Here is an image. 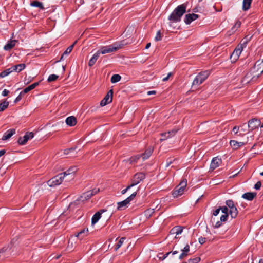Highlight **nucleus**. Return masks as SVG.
Returning <instances> with one entry per match:
<instances>
[{
  "mask_svg": "<svg viewBox=\"0 0 263 263\" xmlns=\"http://www.w3.org/2000/svg\"><path fill=\"white\" fill-rule=\"evenodd\" d=\"M190 251V246L187 244L184 248L182 250V251L188 253Z\"/></svg>",
  "mask_w": 263,
  "mask_h": 263,
  "instance_id": "nucleus-51",
  "label": "nucleus"
},
{
  "mask_svg": "<svg viewBox=\"0 0 263 263\" xmlns=\"http://www.w3.org/2000/svg\"><path fill=\"white\" fill-rule=\"evenodd\" d=\"M76 149V147H71L70 148H67L66 149H65L64 150V154H66V155H68V154H70V153L71 151H73L75 150Z\"/></svg>",
  "mask_w": 263,
  "mask_h": 263,
  "instance_id": "nucleus-46",
  "label": "nucleus"
},
{
  "mask_svg": "<svg viewBox=\"0 0 263 263\" xmlns=\"http://www.w3.org/2000/svg\"><path fill=\"white\" fill-rule=\"evenodd\" d=\"M125 240V237H122L121 238L119 241L118 242V243L116 245L115 247V250H117L118 249H119L121 246L122 245H123L124 240Z\"/></svg>",
  "mask_w": 263,
  "mask_h": 263,
  "instance_id": "nucleus-38",
  "label": "nucleus"
},
{
  "mask_svg": "<svg viewBox=\"0 0 263 263\" xmlns=\"http://www.w3.org/2000/svg\"><path fill=\"white\" fill-rule=\"evenodd\" d=\"M220 211V209H219V208L216 209L215 211H213V215H214L215 216H217L219 213Z\"/></svg>",
  "mask_w": 263,
  "mask_h": 263,
  "instance_id": "nucleus-55",
  "label": "nucleus"
},
{
  "mask_svg": "<svg viewBox=\"0 0 263 263\" xmlns=\"http://www.w3.org/2000/svg\"><path fill=\"white\" fill-rule=\"evenodd\" d=\"M251 70L255 73V77H259L263 72V60L257 61Z\"/></svg>",
  "mask_w": 263,
  "mask_h": 263,
  "instance_id": "nucleus-7",
  "label": "nucleus"
},
{
  "mask_svg": "<svg viewBox=\"0 0 263 263\" xmlns=\"http://www.w3.org/2000/svg\"><path fill=\"white\" fill-rule=\"evenodd\" d=\"M230 145L234 149H236L244 145L243 142H238L235 140H231L230 142Z\"/></svg>",
  "mask_w": 263,
  "mask_h": 263,
  "instance_id": "nucleus-27",
  "label": "nucleus"
},
{
  "mask_svg": "<svg viewBox=\"0 0 263 263\" xmlns=\"http://www.w3.org/2000/svg\"><path fill=\"white\" fill-rule=\"evenodd\" d=\"M105 211H106V210H101L100 211L96 212L92 217V219H91L92 224H94L96 223H97L98 221V220L100 219L101 214Z\"/></svg>",
  "mask_w": 263,
  "mask_h": 263,
  "instance_id": "nucleus-17",
  "label": "nucleus"
},
{
  "mask_svg": "<svg viewBox=\"0 0 263 263\" xmlns=\"http://www.w3.org/2000/svg\"><path fill=\"white\" fill-rule=\"evenodd\" d=\"M183 231V228L181 226H176L173 227L170 231V234L172 235H179L182 233Z\"/></svg>",
  "mask_w": 263,
  "mask_h": 263,
  "instance_id": "nucleus-21",
  "label": "nucleus"
},
{
  "mask_svg": "<svg viewBox=\"0 0 263 263\" xmlns=\"http://www.w3.org/2000/svg\"><path fill=\"white\" fill-rule=\"evenodd\" d=\"M182 252L179 255V258L180 259H183L184 258L186 257V256H188V253H185V252H184L183 251H182Z\"/></svg>",
  "mask_w": 263,
  "mask_h": 263,
  "instance_id": "nucleus-47",
  "label": "nucleus"
},
{
  "mask_svg": "<svg viewBox=\"0 0 263 263\" xmlns=\"http://www.w3.org/2000/svg\"><path fill=\"white\" fill-rule=\"evenodd\" d=\"M186 185L187 180L185 179H183L174 190L172 193L173 196L174 197H177L181 196L186 189Z\"/></svg>",
  "mask_w": 263,
  "mask_h": 263,
  "instance_id": "nucleus-3",
  "label": "nucleus"
},
{
  "mask_svg": "<svg viewBox=\"0 0 263 263\" xmlns=\"http://www.w3.org/2000/svg\"><path fill=\"white\" fill-rule=\"evenodd\" d=\"M121 77L119 74H115L112 76L110 81L112 83H115L120 81Z\"/></svg>",
  "mask_w": 263,
  "mask_h": 263,
  "instance_id": "nucleus-36",
  "label": "nucleus"
},
{
  "mask_svg": "<svg viewBox=\"0 0 263 263\" xmlns=\"http://www.w3.org/2000/svg\"><path fill=\"white\" fill-rule=\"evenodd\" d=\"M258 78V77H255V73L251 69V70L247 72L245 76L242 80V82L244 84H247L250 82H254Z\"/></svg>",
  "mask_w": 263,
  "mask_h": 263,
  "instance_id": "nucleus-9",
  "label": "nucleus"
},
{
  "mask_svg": "<svg viewBox=\"0 0 263 263\" xmlns=\"http://www.w3.org/2000/svg\"><path fill=\"white\" fill-rule=\"evenodd\" d=\"M39 84V82L34 83L28 87H26L23 91L21 92V95H24L31 90L34 89Z\"/></svg>",
  "mask_w": 263,
  "mask_h": 263,
  "instance_id": "nucleus-20",
  "label": "nucleus"
},
{
  "mask_svg": "<svg viewBox=\"0 0 263 263\" xmlns=\"http://www.w3.org/2000/svg\"><path fill=\"white\" fill-rule=\"evenodd\" d=\"M186 6L184 4L178 6L168 16V20L172 23L179 22L185 13Z\"/></svg>",
  "mask_w": 263,
  "mask_h": 263,
  "instance_id": "nucleus-1",
  "label": "nucleus"
},
{
  "mask_svg": "<svg viewBox=\"0 0 263 263\" xmlns=\"http://www.w3.org/2000/svg\"><path fill=\"white\" fill-rule=\"evenodd\" d=\"M171 75L172 73L170 72L166 77H164L162 79V81L164 82L167 81Z\"/></svg>",
  "mask_w": 263,
  "mask_h": 263,
  "instance_id": "nucleus-58",
  "label": "nucleus"
},
{
  "mask_svg": "<svg viewBox=\"0 0 263 263\" xmlns=\"http://www.w3.org/2000/svg\"><path fill=\"white\" fill-rule=\"evenodd\" d=\"M161 39H162V36H161V31L159 30L157 31V33H156V35L155 37V40L156 41H159L161 40Z\"/></svg>",
  "mask_w": 263,
  "mask_h": 263,
  "instance_id": "nucleus-43",
  "label": "nucleus"
},
{
  "mask_svg": "<svg viewBox=\"0 0 263 263\" xmlns=\"http://www.w3.org/2000/svg\"><path fill=\"white\" fill-rule=\"evenodd\" d=\"M118 207L117 209L118 210H122L124 209V208H125L129 204V203L127 202V201L125 199L124 200L119 202L117 203Z\"/></svg>",
  "mask_w": 263,
  "mask_h": 263,
  "instance_id": "nucleus-33",
  "label": "nucleus"
},
{
  "mask_svg": "<svg viewBox=\"0 0 263 263\" xmlns=\"http://www.w3.org/2000/svg\"><path fill=\"white\" fill-rule=\"evenodd\" d=\"M23 95H21V93H20V95L16 97V98L15 99L14 102L15 103L20 101L21 99H22V96H23Z\"/></svg>",
  "mask_w": 263,
  "mask_h": 263,
  "instance_id": "nucleus-56",
  "label": "nucleus"
},
{
  "mask_svg": "<svg viewBox=\"0 0 263 263\" xmlns=\"http://www.w3.org/2000/svg\"><path fill=\"white\" fill-rule=\"evenodd\" d=\"M9 93V91L7 89H4L2 92V95L3 96H7Z\"/></svg>",
  "mask_w": 263,
  "mask_h": 263,
  "instance_id": "nucleus-57",
  "label": "nucleus"
},
{
  "mask_svg": "<svg viewBox=\"0 0 263 263\" xmlns=\"http://www.w3.org/2000/svg\"><path fill=\"white\" fill-rule=\"evenodd\" d=\"M235 134H237L239 130V127L238 126H234L232 130Z\"/></svg>",
  "mask_w": 263,
  "mask_h": 263,
  "instance_id": "nucleus-60",
  "label": "nucleus"
},
{
  "mask_svg": "<svg viewBox=\"0 0 263 263\" xmlns=\"http://www.w3.org/2000/svg\"><path fill=\"white\" fill-rule=\"evenodd\" d=\"M13 70H10V69H7L2 72L0 73V77L1 78H4L8 75H9Z\"/></svg>",
  "mask_w": 263,
  "mask_h": 263,
  "instance_id": "nucleus-39",
  "label": "nucleus"
},
{
  "mask_svg": "<svg viewBox=\"0 0 263 263\" xmlns=\"http://www.w3.org/2000/svg\"><path fill=\"white\" fill-rule=\"evenodd\" d=\"M88 229H87L86 230H85V229H83V230H81V231H80V232L78 233V234H77V237H79V236H80L82 234L85 233H88Z\"/></svg>",
  "mask_w": 263,
  "mask_h": 263,
  "instance_id": "nucleus-52",
  "label": "nucleus"
},
{
  "mask_svg": "<svg viewBox=\"0 0 263 263\" xmlns=\"http://www.w3.org/2000/svg\"><path fill=\"white\" fill-rule=\"evenodd\" d=\"M252 0H243L242 2V9L244 11L248 10L251 6Z\"/></svg>",
  "mask_w": 263,
  "mask_h": 263,
  "instance_id": "nucleus-32",
  "label": "nucleus"
},
{
  "mask_svg": "<svg viewBox=\"0 0 263 263\" xmlns=\"http://www.w3.org/2000/svg\"><path fill=\"white\" fill-rule=\"evenodd\" d=\"M221 163V159L218 158V157L213 158L210 164V168L212 170L216 169L219 166Z\"/></svg>",
  "mask_w": 263,
  "mask_h": 263,
  "instance_id": "nucleus-14",
  "label": "nucleus"
},
{
  "mask_svg": "<svg viewBox=\"0 0 263 263\" xmlns=\"http://www.w3.org/2000/svg\"><path fill=\"white\" fill-rule=\"evenodd\" d=\"M9 105V102L5 101L0 103V111H3L6 109Z\"/></svg>",
  "mask_w": 263,
  "mask_h": 263,
  "instance_id": "nucleus-37",
  "label": "nucleus"
},
{
  "mask_svg": "<svg viewBox=\"0 0 263 263\" xmlns=\"http://www.w3.org/2000/svg\"><path fill=\"white\" fill-rule=\"evenodd\" d=\"M17 41L16 40H11L4 46V49L6 51H9L12 49L15 46Z\"/></svg>",
  "mask_w": 263,
  "mask_h": 263,
  "instance_id": "nucleus-15",
  "label": "nucleus"
},
{
  "mask_svg": "<svg viewBox=\"0 0 263 263\" xmlns=\"http://www.w3.org/2000/svg\"><path fill=\"white\" fill-rule=\"evenodd\" d=\"M256 193L254 192H247L242 195V197L248 201H252L256 197Z\"/></svg>",
  "mask_w": 263,
  "mask_h": 263,
  "instance_id": "nucleus-18",
  "label": "nucleus"
},
{
  "mask_svg": "<svg viewBox=\"0 0 263 263\" xmlns=\"http://www.w3.org/2000/svg\"><path fill=\"white\" fill-rule=\"evenodd\" d=\"M127 43H125L124 41H122L120 42H116L109 46L102 47L98 51L100 54L110 53L121 49Z\"/></svg>",
  "mask_w": 263,
  "mask_h": 263,
  "instance_id": "nucleus-2",
  "label": "nucleus"
},
{
  "mask_svg": "<svg viewBox=\"0 0 263 263\" xmlns=\"http://www.w3.org/2000/svg\"><path fill=\"white\" fill-rule=\"evenodd\" d=\"M229 214L232 218H235L237 217L238 211L236 206L229 210Z\"/></svg>",
  "mask_w": 263,
  "mask_h": 263,
  "instance_id": "nucleus-31",
  "label": "nucleus"
},
{
  "mask_svg": "<svg viewBox=\"0 0 263 263\" xmlns=\"http://www.w3.org/2000/svg\"><path fill=\"white\" fill-rule=\"evenodd\" d=\"M198 241H199V242L202 245L203 243H204L206 241V238L205 237H200L198 239Z\"/></svg>",
  "mask_w": 263,
  "mask_h": 263,
  "instance_id": "nucleus-50",
  "label": "nucleus"
},
{
  "mask_svg": "<svg viewBox=\"0 0 263 263\" xmlns=\"http://www.w3.org/2000/svg\"><path fill=\"white\" fill-rule=\"evenodd\" d=\"M77 169L76 167L73 166L62 173L63 174V175H64V177H66L67 176H70V178L73 179L74 176L73 174L74 172L77 171Z\"/></svg>",
  "mask_w": 263,
  "mask_h": 263,
  "instance_id": "nucleus-19",
  "label": "nucleus"
},
{
  "mask_svg": "<svg viewBox=\"0 0 263 263\" xmlns=\"http://www.w3.org/2000/svg\"><path fill=\"white\" fill-rule=\"evenodd\" d=\"M64 175L60 173L49 180L47 183L50 186H54L60 184L63 181Z\"/></svg>",
  "mask_w": 263,
  "mask_h": 263,
  "instance_id": "nucleus-5",
  "label": "nucleus"
},
{
  "mask_svg": "<svg viewBox=\"0 0 263 263\" xmlns=\"http://www.w3.org/2000/svg\"><path fill=\"white\" fill-rule=\"evenodd\" d=\"M145 178V174L143 172H139L135 174L132 179L131 186L135 185L139 183L141 181Z\"/></svg>",
  "mask_w": 263,
  "mask_h": 263,
  "instance_id": "nucleus-8",
  "label": "nucleus"
},
{
  "mask_svg": "<svg viewBox=\"0 0 263 263\" xmlns=\"http://www.w3.org/2000/svg\"><path fill=\"white\" fill-rule=\"evenodd\" d=\"M221 222L222 221H221V220L216 222L215 225V228H218L220 227L221 226Z\"/></svg>",
  "mask_w": 263,
  "mask_h": 263,
  "instance_id": "nucleus-59",
  "label": "nucleus"
},
{
  "mask_svg": "<svg viewBox=\"0 0 263 263\" xmlns=\"http://www.w3.org/2000/svg\"><path fill=\"white\" fill-rule=\"evenodd\" d=\"M99 192V189H93L91 191H89L83 193L78 199L77 201L85 202L90 199L92 196L96 195Z\"/></svg>",
  "mask_w": 263,
  "mask_h": 263,
  "instance_id": "nucleus-6",
  "label": "nucleus"
},
{
  "mask_svg": "<svg viewBox=\"0 0 263 263\" xmlns=\"http://www.w3.org/2000/svg\"><path fill=\"white\" fill-rule=\"evenodd\" d=\"M177 133L176 130H172V131H170L167 133H164L161 134V136L164 137V138L161 139V140H165L166 139L171 137L172 136H173L176 134Z\"/></svg>",
  "mask_w": 263,
  "mask_h": 263,
  "instance_id": "nucleus-23",
  "label": "nucleus"
},
{
  "mask_svg": "<svg viewBox=\"0 0 263 263\" xmlns=\"http://www.w3.org/2000/svg\"><path fill=\"white\" fill-rule=\"evenodd\" d=\"M34 137V134L32 132H27L23 137H20L18 139V143L20 145H23L25 144L29 139Z\"/></svg>",
  "mask_w": 263,
  "mask_h": 263,
  "instance_id": "nucleus-10",
  "label": "nucleus"
},
{
  "mask_svg": "<svg viewBox=\"0 0 263 263\" xmlns=\"http://www.w3.org/2000/svg\"><path fill=\"white\" fill-rule=\"evenodd\" d=\"M137 195V192H135L134 193H133L129 197V198H132L134 200V199L135 198V197H136Z\"/></svg>",
  "mask_w": 263,
  "mask_h": 263,
  "instance_id": "nucleus-62",
  "label": "nucleus"
},
{
  "mask_svg": "<svg viewBox=\"0 0 263 263\" xmlns=\"http://www.w3.org/2000/svg\"><path fill=\"white\" fill-rule=\"evenodd\" d=\"M242 47L240 46H237L235 48L233 52L232 53L231 57H235L236 58H238L239 56L241 54L242 51Z\"/></svg>",
  "mask_w": 263,
  "mask_h": 263,
  "instance_id": "nucleus-29",
  "label": "nucleus"
},
{
  "mask_svg": "<svg viewBox=\"0 0 263 263\" xmlns=\"http://www.w3.org/2000/svg\"><path fill=\"white\" fill-rule=\"evenodd\" d=\"M199 17L198 15L192 13L186 14L184 17V21L186 24H190L193 21L197 19Z\"/></svg>",
  "mask_w": 263,
  "mask_h": 263,
  "instance_id": "nucleus-13",
  "label": "nucleus"
},
{
  "mask_svg": "<svg viewBox=\"0 0 263 263\" xmlns=\"http://www.w3.org/2000/svg\"><path fill=\"white\" fill-rule=\"evenodd\" d=\"M59 76L56 74H51L49 76L47 81L48 82H51L55 81L58 78Z\"/></svg>",
  "mask_w": 263,
  "mask_h": 263,
  "instance_id": "nucleus-42",
  "label": "nucleus"
},
{
  "mask_svg": "<svg viewBox=\"0 0 263 263\" xmlns=\"http://www.w3.org/2000/svg\"><path fill=\"white\" fill-rule=\"evenodd\" d=\"M228 217V214H223L220 217V220L221 221L224 222L227 220V218Z\"/></svg>",
  "mask_w": 263,
  "mask_h": 263,
  "instance_id": "nucleus-49",
  "label": "nucleus"
},
{
  "mask_svg": "<svg viewBox=\"0 0 263 263\" xmlns=\"http://www.w3.org/2000/svg\"><path fill=\"white\" fill-rule=\"evenodd\" d=\"M209 73L208 71L200 72L194 79L192 83L193 86H199L201 84L208 78Z\"/></svg>",
  "mask_w": 263,
  "mask_h": 263,
  "instance_id": "nucleus-4",
  "label": "nucleus"
},
{
  "mask_svg": "<svg viewBox=\"0 0 263 263\" xmlns=\"http://www.w3.org/2000/svg\"><path fill=\"white\" fill-rule=\"evenodd\" d=\"M251 38V36H250L249 35H246L241 41L238 46H240L241 47H242V49H243L244 48H245L248 44V43L250 41V39Z\"/></svg>",
  "mask_w": 263,
  "mask_h": 263,
  "instance_id": "nucleus-26",
  "label": "nucleus"
},
{
  "mask_svg": "<svg viewBox=\"0 0 263 263\" xmlns=\"http://www.w3.org/2000/svg\"><path fill=\"white\" fill-rule=\"evenodd\" d=\"M99 55H100V54L98 52V51H97L96 53H95L93 55L92 57L90 59V60L88 62V66L89 67L92 66L95 64L96 62L97 61L98 58L99 57Z\"/></svg>",
  "mask_w": 263,
  "mask_h": 263,
  "instance_id": "nucleus-25",
  "label": "nucleus"
},
{
  "mask_svg": "<svg viewBox=\"0 0 263 263\" xmlns=\"http://www.w3.org/2000/svg\"><path fill=\"white\" fill-rule=\"evenodd\" d=\"M156 93V91L155 90L148 91L147 92V95H155Z\"/></svg>",
  "mask_w": 263,
  "mask_h": 263,
  "instance_id": "nucleus-61",
  "label": "nucleus"
},
{
  "mask_svg": "<svg viewBox=\"0 0 263 263\" xmlns=\"http://www.w3.org/2000/svg\"><path fill=\"white\" fill-rule=\"evenodd\" d=\"M219 209H220V210L222 211V212L224 214H228V208L226 206H223L222 207H219Z\"/></svg>",
  "mask_w": 263,
  "mask_h": 263,
  "instance_id": "nucleus-44",
  "label": "nucleus"
},
{
  "mask_svg": "<svg viewBox=\"0 0 263 263\" xmlns=\"http://www.w3.org/2000/svg\"><path fill=\"white\" fill-rule=\"evenodd\" d=\"M125 200L127 201V202L129 204L130 203V202L132 200H133V199H132V198H129V197H128V198H127Z\"/></svg>",
  "mask_w": 263,
  "mask_h": 263,
  "instance_id": "nucleus-64",
  "label": "nucleus"
},
{
  "mask_svg": "<svg viewBox=\"0 0 263 263\" xmlns=\"http://www.w3.org/2000/svg\"><path fill=\"white\" fill-rule=\"evenodd\" d=\"M226 204L228 208H229L230 210L235 206L233 201L232 200H227L226 202Z\"/></svg>",
  "mask_w": 263,
  "mask_h": 263,
  "instance_id": "nucleus-41",
  "label": "nucleus"
},
{
  "mask_svg": "<svg viewBox=\"0 0 263 263\" xmlns=\"http://www.w3.org/2000/svg\"><path fill=\"white\" fill-rule=\"evenodd\" d=\"M65 122L68 125L73 126L76 124L77 119L73 116H70L66 118Z\"/></svg>",
  "mask_w": 263,
  "mask_h": 263,
  "instance_id": "nucleus-22",
  "label": "nucleus"
},
{
  "mask_svg": "<svg viewBox=\"0 0 263 263\" xmlns=\"http://www.w3.org/2000/svg\"><path fill=\"white\" fill-rule=\"evenodd\" d=\"M260 121L257 119H252L248 122V127L250 131H252L254 129L258 128L260 125Z\"/></svg>",
  "mask_w": 263,
  "mask_h": 263,
  "instance_id": "nucleus-12",
  "label": "nucleus"
},
{
  "mask_svg": "<svg viewBox=\"0 0 263 263\" xmlns=\"http://www.w3.org/2000/svg\"><path fill=\"white\" fill-rule=\"evenodd\" d=\"M77 41H76L72 45H71V46H69L67 49L66 50L64 51V52L63 53V54L62 55L61 58H60V60H62L63 59V58L65 55H67L68 54H69L71 51L73 49V46L74 45L76 44Z\"/></svg>",
  "mask_w": 263,
  "mask_h": 263,
  "instance_id": "nucleus-28",
  "label": "nucleus"
},
{
  "mask_svg": "<svg viewBox=\"0 0 263 263\" xmlns=\"http://www.w3.org/2000/svg\"><path fill=\"white\" fill-rule=\"evenodd\" d=\"M30 5L32 7H38L41 10L45 9L43 3L37 1H33L31 2Z\"/></svg>",
  "mask_w": 263,
  "mask_h": 263,
  "instance_id": "nucleus-30",
  "label": "nucleus"
},
{
  "mask_svg": "<svg viewBox=\"0 0 263 263\" xmlns=\"http://www.w3.org/2000/svg\"><path fill=\"white\" fill-rule=\"evenodd\" d=\"M154 213V209H148L145 211V215L146 216H150Z\"/></svg>",
  "mask_w": 263,
  "mask_h": 263,
  "instance_id": "nucleus-45",
  "label": "nucleus"
},
{
  "mask_svg": "<svg viewBox=\"0 0 263 263\" xmlns=\"http://www.w3.org/2000/svg\"><path fill=\"white\" fill-rule=\"evenodd\" d=\"M241 22L239 20H237L235 24L233 25L232 28H231V31L232 33H233L235 31L237 30V29L240 27Z\"/></svg>",
  "mask_w": 263,
  "mask_h": 263,
  "instance_id": "nucleus-35",
  "label": "nucleus"
},
{
  "mask_svg": "<svg viewBox=\"0 0 263 263\" xmlns=\"http://www.w3.org/2000/svg\"><path fill=\"white\" fill-rule=\"evenodd\" d=\"M261 186V182L260 181H258L254 185V189L256 190H259L260 189Z\"/></svg>",
  "mask_w": 263,
  "mask_h": 263,
  "instance_id": "nucleus-48",
  "label": "nucleus"
},
{
  "mask_svg": "<svg viewBox=\"0 0 263 263\" xmlns=\"http://www.w3.org/2000/svg\"><path fill=\"white\" fill-rule=\"evenodd\" d=\"M153 151V149L151 147L147 148L145 152L141 155L142 157L143 160L148 159L151 156Z\"/></svg>",
  "mask_w": 263,
  "mask_h": 263,
  "instance_id": "nucleus-24",
  "label": "nucleus"
},
{
  "mask_svg": "<svg viewBox=\"0 0 263 263\" xmlns=\"http://www.w3.org/2000/svg\"><path fill=\"white\" fill-rule=\"evenodd\" d=\"M15 134V129H10L6 131L3 135L2 139L6 140L10 138L14 134Z\"/></svg>",
  "mask_w": 263,
  "mask_h": 263,
  "instance_id": "nucleus-16",
  "label": "nucleus"
},
{
  "mask_svg": "<svg viewBox=\"0 0 263 263\" xmlns=\"http://www.w3.org/2000/svg\"><path fill=\"white\" fill-rule=\"evenodd\" d=\"M132 187H133V186H131V184L128 185L126 189L123 190L122 191H121V193L122 194H125L127 191L129 189H130Z\"/></svg>",
  "mask_w": 263,
  "mask_h": 263,
  "instance_id": "nucleus-54",
  "label": "nucleus"
},
{
  "mask_svg": "<svg viewBox=\"0 0 263 263\" xmlns=\"http://www.w3.org/2000/svg\"><path fill=\"white\" fill-rule=\"evenodd\" d=\"M113 96V90L110 89L107 93L105 97L100 102V105L101 106H104L107 104L110 103L112 102Z\"/></svg>",
  "mask_w": 263,
  "mask_h": 263,
  "instance_id": "nucleus-11",
  "label": "nucleus"
},
{
  "mask_svg": "<svg viewBox=\"0 0 263 263\" xmlns=\"http://www.w3.org/2000/svg\"><path fill=\"white\" fill-rule=\"evenodd\" d=\"M6 153V151L5 149H2L0 151V157L4 155Z\"/></svg>",
  "mask_w": 263,
  "mask_h": 263,
  "instance_id": "nucleus-63",
  "label": "nucleus"
},
{
  "mask_svg": "<svg viewBox=\"0 0 263 263\" xmlns=\"http://www.w3.org/2000/svg\"><path fill=\"white\" fill-rule=\"evenodd\" d=\"M171 252H167V253H166V254H165L163 255L162 256V257L160 256V257H159V259H161L162 260H164V259H165V258H166L168 256V255H169L170 254H171Z\"/></svg>",
  "mask_w": 263,
  "mask_h": 263,
  "instance_id": "nucleus-53",
  "label": "nucleus"
},
{
  "mask_svg": "<svg viewBox=\"0 0 263 263\" xmlns=\"http://www.w3.org/2000/svg\"><path fill=\"white\" fill-rule=\"evenodd\" d=\"M25 64H19L14 66L12 68H13V70L19 72L23 70L25 68Z\"/></svg>",
  "mask_w": 263,
  "mask_h": 263,
  "instance_id": "nucleus-34",
  "label": "nucleus"
},
{
  "mask_svg": "<svg viewBox=\"0 0 263 263\" xmlns=\"http://www.w3.org/2000/svg\"><path fill=\"white\" fill-rule=\"evenodd\" d=\"M141 157L140 155H137L136 156H134L133 157H132L129 159L130 163H134L137 162V161L140 159V158Z\"/></svg>",
  "mask_w": 263,
  "mask_h": 263,
  "instance_id": "nucleus-40",
  "label": "nucleus"
}]
</instances>
